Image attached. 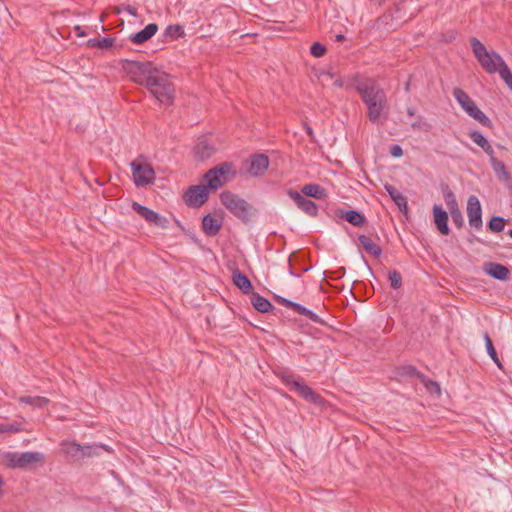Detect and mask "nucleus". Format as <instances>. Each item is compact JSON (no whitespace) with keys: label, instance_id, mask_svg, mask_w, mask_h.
I'll list each match as a JSON object with an SVG mask.
<instances>
[{"label":"nucleus","instance_id":"obj_19","mask_svg":"<svg viewBox=\"0 0 512 512\" xmlns=\"http://www.w3.org/2000/svg\"><path fill=\"white\" fill-rule=\"evenodd\" d=\"M221 225V220L212 216L211 214L205 215L202 220V229L204 233L208 236H215L216 234H218Z\"/></svg>","mask_w":512,"mask_h":512},{"label":"nucleus","instance_id":"obj_11","mask_svg":"<svg viewBox=\"0 0 512 512\" xmlns=\"http://www.w3.org/2000/svg\"><path fill=\"white\" fill-rule=\"evenodd\" d=\"M467 216L469 224L475 229L482 227V209L477 196L471 195L467 201Z\"/></svg>","mask_w":512,"mask_h":512},{"label":"nucleus","instance_id":"obj_51","mask_svg":"<svg viewBox=\"0 0 512 512\" xmlns=\"http://www.w3.org/2000/svg\"><path fill=\"white\" fill-rule=\"evenodd\" d=\"M2 486H3V480H2V477L0 476V496L3 493Z\"/></svg>","mask_w":512,"mask_h":512},{"label":"nucleus","instance_id":"obj_36","mask_svg":"<svg viewBox=\"0 0 512 512\" xmlns=\"http://www.w3.org/2000/svg\"><path fill=\"white\" fill-rule=\"evenodd\" d=\"M388 279L390 281V286L397 290L402 286V277L401 274L396 270H390L388 272Z\"/></svg>","mask_w":512,"mask_h":512},{"label":"nucleus","instance_id":"obj_44","mask_svg":"<svg viewBox=\"0 0 512 512\" xmlns=\"http://www.w3.org/2000/svg\"><path fill=\"white\" fill-rule=\"evenodd\" d=\"M276 301H277L278 304H280V305H282L284 307H287L289 309H291L292 304H293V301L288 300V299H286L284 297H281V296H276Z\"/></svg>","mask_w":512,"mask_h":512},{"label":"nucleus","instance_id":"obj_43","mask_svg":"<svg viewBox=\"0 0 512 512\" xmlns=\"http://www.w3.org/2000/svg\"><path fill=\"white\" fill-rule=\"evenodd\" d=\"M390 154L395 158H399L403 155V150L401 146L393 145L390 147Z\"/></svg>","mask_w":512,"mask_h":512},{"label":"nucleus","instance_id":"obj_46","mask_svg":"<svg viewBox=\"0 0 512 512\" xmlns=\"http://www.w3.org/2000/svg\"><path fill=\"white\" fill-rule=\"evenodd\" d=\"M428 389L435 391L436 393H440V386L436 382H429V384L426 385Z\"/></svg>","mask_w":512,"mask_h":512},{"label":"nucleus","instance_id":"obj_6","mask_svg":"<svg viewBox=\"0 0 512 512\" xmlns=\"http://www.w3.org/2000/svg\"><path fill=\"white\" fill-rule=\"evenodd\" d=\"M132 178L137 187H146L155 180V171L147 158L139 156L130 163Z\"/></svg>","mask_w":512,"mask_h":512},{"label":"nucleus","instance_id":"obj_12","mask_svg":"<svg viewBox=\"0 0 512 512\" xmlns=\"http://www.w3.org/2000/svg\"><path fill=\"white\" fill-rule=\"evenodd\" d=\"M132 208L147 222L152 223L161 228H165L167 226V219L165 217L160 216L154 210H151L150 208L136 202L133 203Z\"/></svg>","mask_w":512,"mask_h":512},{"label":"nucleus","instance_id":"obj_48","mask_svg":"<svg viewBox=\"0 0 512 512\" xmlns=\"http://www.w3.org/2000/svg\"><path fill=\"white\" fill-rule=\"evenodd\" d=\"M126 10H127V12H128L130 15H132V16H136V9H135V8H133V7H131V6H128V7L126 8Z\"/></svg>","mask_w":512,"mask_h":512},{"label":"nucleus","instance_id":"obj_28","mask_svg":"<svg viewBox=\"0 0 512 512\" xmlns=\"http://www.w3.org/2000/svg\"><path fill=\"white\" fill-rule=\"evenodd\" d=\"M291 310H293L295 313H297L299 315H303V316L307 317L308 319H310L311 321H313L315 323L321 322V319L317 314H315L313 311H311L310 309L304 307L303 305H301L299 303L293 302Z\"/></svg>","mask_w":512,"mask_h":512},{"label":"nucleus","instance_id":"obj_27","mask_svg":"<svg viewBox=\"0 0 512 512\" xmlns=\"http://www.w3.org/2000/svg\"><path fill=\"white\" fill-rule=\"evenodd\" d=\"M302 193L315 199H322L325 197V189L319 184H307L303 186Z\"/></svg>","mask_w":512,"mask_h":512},{"label":"nucleus","instance_id":"obj_41","mask_svg":"<svg viewBox=\"0 0 512 512\" xmlns=\"http://www.w3.org/2000/svg\"><path fill=\"white\" fill-rule=\"evenodd\" d=\"M411 127L415 131L428 132L431 128L430 124L423 119H419L411 124Z\"/></svg>","mask_w":512,"mask_h":512},{"label":"nucleus","instance_id":"obj_33","mask_svg":"<svg viewBox=\"0 0 512 512\" xmlns=\"http://www.w3.org/2000/svg\"><path fill=\"white\" fill-rule=\"evenodd\" d=\"M213 153V148L206 142L200 141L195 147V154L200 158H208Z\"/></svg>","mask_w":512,"mask_h":512},{"label":"nucleus","instance_id":"obj_39","mask_svg":"<svg viewBox=\"0 0 512 512\" xmlns=\"http://www.w3.org/2000/svg\"><path fill=\"white\" fill-rule=\"evenodd\" d=\"M500 77L501 79L505 82V84L510 88V90L512 91V72L511 70L509 69L508 66L502 68L500 70Z\"/></svg>","mask_w":512,"mask_h":512},{"label":"nucleus","instance_id":"obj_42","mask_svg":"<svg viewBox=\"0 0 512 512\" xmlns=\"http://www.w3.org/2000/svg\"><path fill=\"white\" fill-rule=\"evenodd\" d=\"M450 214H451V217H452L454 223L459 227L462 226L463 217H462V214H461V211L459 210V208L450 211Z\"/></svg>","mask_w":512,"mask_h":512},{"label":"nucleus","instance_id":"obj_17","mask_svg":"<svg viewBox=\"0 0 512 512\" xmlns=\"http://www.w3.org/2000/svg\"><path fill=\"white\" fill-rule=\"evenodd\" d=\"M44 461V455L37 451L19 452V469H27Z\"/></svg>","mask_w":512,"mask_h":512},{"label":"nucleus","instance_id":"obj_14","mask_svg":"<svg viewBox=\"0 0 512 512\" xmlns=\"http://www.w3.org/2000/svg\"><path fill=\"white\" fill-rule=\"evenodd\" d=\"M269 159L264 154L254 155L250 159V167L248 173L253 177H258L264 174L268 169Z\"/></svg>","mask_w":512,"mask_h":512},{"label":"nucleus","instance_id":"obj_2","mask_svg":"<svg viewBox=\"0 0 512 512\" xmlns=\"http://www.w3.org/2000/svg\"><path fill=\"white\" fill-rule=\"evenodd\" d=\"M355 89L367 106V115L372 123H380V117L386 108V94L372 78L357 79Z\"/></svg>","mask_w":512,"mask_h":512},{"label":"nucleus","instance_id":"obj_7","mask_svg":"<svg viewBox=\"0 0 512 512\" xmlns=\"http://www.w3.org/2000/svg\"><path fill=\"white\" fill-rule=\"evenodd\" d=\"M100 449L108 451L105 445H80L75 441H63L61 443L62 452L72 460L98 455Z\"/></svg>","mask_w":512,"mask_h":512},{"label":"nucleus","instance_id":"obj_35","mask_svg":"<svg viewBox=\"0 0 512 512\" xmlns=\"http://www.w3.org/2000/svg\"><path fill=\"white\" fill-rule=\"evenodd\" d=\"M485 347L490 358L500 367L497 352L493 346V342L487 333L484 334Z\"/></svg>","mask_w":512,"mask_h":512},{"label":"nucleus","instance_id":"obj_47","mask_svg":"<svg viewBox=\"0 0 512 512\" xmlns=\"http://www.w3.org/2000/svg\"><path fill=\"white\" fill-rule=\"evenodd\" d=\"M345 85L344 79L338 78L334 81L335 87H343Z\"/></svg>","mask_w":512,"mask_h":512},{"label":"nucleus","instance_id":"obj_40","mask_svg":"<svg viewBox=\"0 0 512 512\" xmlns=\"http://www.w3.org/2000/svg\"><path fill=\"white\" fill-rule=\"evenodd\" d=\"M310 52L314 57L320 58L326 53V47L321 43L316 42L312 44Z\"/></svg>","mask_w":512,"mask_h":512},{"label":"nucleus","instance_id":"obj_49","mask_svg":"<svg viewBox=\"0 0 512 512\" xmlns=\"http://www.w3.org/2000/svg\"><path fill=\"white\" fill-rule=\"evenodd\" d=\"M407 114H408V116L413 117L414 116V109L413 108H408L407 109Z\"/></svg>","mask_w":512,"mask_h":512},{"label":"nucleus","instance_id":"obj_3","mask_svg":"<svg viewBox=\"0 0 512 512\" xmlns=\"http://www.w3.org/2000/svg\"><path fill=\"white\" fill-rule=\"evenodd\" d=\"M471 48L475 58L481 67L489 74H494L506 67L503 58L495 51H488L486 47L477 38L471 39Z\"/></svg>","mask_w":512,"mask_h":512},{"label":"nucleus","instance_id":"obj_24","mask_svg":"<svg viewBox=\"0 0 512 512\" xmlns=\"http://www.w3.org/2000/svg\"><path fill=\"white\" fill-rule=\"evenodd\" d=\"M385 190L394 201V203L402 210L407 209V200L403 194L392 185H385Z\"/></svg>","mask_w":512,"mask_h":512},{"label":"nucleus","instance_id":"obj_5","mask_svg":"<svg viewBox=\"0 0 512 512\" xmlns=\"http://www.w3.org/2000/svg\"><path fill=\"white\" fill-rule=\"evenodd\" d=\"M453 96L461 108L473 119L478 121L484 127L492 126L491 120L482 112L472 98L462 89L454 88Z\"/></svg>","mask_w":512,"mask_h":512},{"label":"nucleus","instance_id":"obj_52","mask_svg":"<svg viewBox=\"0 0 512 512\" xmlns=\"http://www.w3.org/2000/svg\"><path fill=\"white\" fill-rule=\"evenodd\" d=\"M509 236L512 238V229L509 231Z\"/></svg>","mask_w":512,"mask_h":512},{"label":"nucleus","instance_id":"obj_34","mask_svg":"<svg viewBox=\"0 0 512 512\" xmlns=\"http://www.w3.org/2000/svg\"><path fill=\"white\" fill-rule=\"evenodd\" d=\"M19 431H21V423L19 422L0 423V434H11Z\"/></svg>","mask_w":512,"mask_h":512},{"label":"nucleus","instance_id":"obj_29","mask_svg":"<svg viewBox=\"0 0 512 512\" xmlns=\"http://www.w3.org/2000/svg\"><path fill=\"white\" fill-rule=\"evenodd\" d=\"M184 26L180 24L168 25L164 31V36L170 40H177L184 37Z\"/></svg>","mask_w":512,"mask_h":512},{"label":"nucleus","instance_id":"obj_45","mask_svg":"<svg viewBox=\"0 0 512 512\" xmlns=\"http://www.w3.org/2000/svg\"><path fill=\"white\" fill-rule=\"evenodd\" d=\"M276 301H277L278 304H280V305H282L284 307H287L289 309H291L292 304H293V301L288 300V299H286L284 297H281V296H276Z\"/></svg>","mask_w":512,"mask_h":512},{"label":"nucleus","instance_id":"obj_30","mask_svg":"<svg viewBox=\"0 0 512 512\" xmlns=\"http://www.w3.org/2000/svg\"><path fill=\"white\" fill-rule=\"evenodd\" d=\"M19 401L36 408H43L49 402L47 398L40 396H22Z\"/></svg>","mask_w":512,"mask_h":512},{"label":"nucleus","instance_id":"obj_15","mask_svg":"<svg viewBox=\"0 0 512 512\" xmlns=\"http://www.w3.org/2000/svg\"><path fill=\"white\" fill-rule=\"evenodd\" d=\"M434 223L442 235H448L450 229L448 227V213L441 205L435 204L433 206Z\"/></svg>","mask_w":512,"mask_h":512},{"label":"nucleus","instance_id":"obj_9","mask_svg":"<svg viewBox=\"0 0 512 512\" xmlns=\"http://www.w3.org/2000/svg\"><path fill=\"white\" fill-rule=\"evenodd\" d=\"M281 380L285 385L290 386L293 391H295L299 396L303 397L307 401L315 404L320 403V396L316 394L304 382L296 379L294 376L284 374L281 376Z\"/></svg>","mask_w":512,"mask_h":512},{"label":"nucleus","instance_id":"obj_1","mask_svg":"<svg viewBox=\"0 0 512 512\" xmlns=\"http://www.w3.org/2000/svg\"><path fill=\"white\" fill-rule=\"evenodd\" d=\"M121 66L133 82L144 85L160 104L168 106L173 103L175 87L169 74L151 62L123 59Z\"/></svg>","mask_w":512,"mask_h":512},{"label":"nucleus","instance_id":"obj_25","mask_svg":"<svg viewBox=\"0 0 512 512\" xmlns=\"http://www.w3.org/2000/svg\"><path fill=\"white\" fill-rule=\"evenodd\" d=\"M251 303L261 313H267L272 308L270 301L257 293L252 294Z\"/></svg>","mask_w":512,"mask_h":512},{"label":"nucleus","instance_id":"obj_4","mask_svg":"<svg viewBox=\"0 0 512 512\" xmlns=\"http://www.w3.org/2000/svg\"><path fill=\"white\" fill-rule=\"evenodd\" d=\"M220 201L235 217L239 218L243 222H248L250 220L251 206L239 195L230 191H223L220 194Z\"/></svg>","mask_w":512,"mask_h":512},{"label":"nucleus","instance_id":"obj_50","mask_svg":"<svg viewBox=\"0 0 512 512\" xmlns=\"http://www.w3.org/2000/svg\"><path fill=\"white\" fill-rule=\"evenodd\" d=\"M336 40H337V41H342V40H344V35H342V34H338V35H336Z\"/></svg>","mask_w":512,"mask_h":512},{"label":"nucleus","instance_id":"obj_31","mask_svg":"<svg viewBox=\"0 0 512 512\" xmlns=\"http://www.w3.org/2000/svg\"><path fill=\"white\" fill-rule=\"evenodd\" d=\"M343 218L354 226H361L365 220L364 216L355 210L346 211Z\"/></svg>","mask_w":512,"mask_h":512},{"label":"nucleus","instance_id":"obj_23","mask_svg":"<svg viewBox=\"0 0 512 512\" xmlns=\"http://www.w3.org/2000/svg\"><path fill=\"white\" fill-rule=\"evenodd\" d=\"M233 284L240 289L244 294H249L252 291V284L248 277L238 270L232 275Z\"/></svg>","mask_w":512,"mask_h":512},{"label":"nucleus","instance_id":"obj_16","mask_svg":"<svg viewBox=\"0 0 512 512\" xmlns=\"http://www.w3.org/2000/svg\"><path fill=\"white\" fill-rule=\"evenodd\" d=\"M158 31V26L155 23L146 25L141 31L131 34L129 40L137 45L143 44L151 39Z\"/></svg>","mask_w":512,"mask_h":512},{"label":"nucleus","instance_id":"obj_21","mask_svg":"<svg viewBox=\"0 0 512 512\" xmlns=\"http://www.w3.org/2000/svg\"><path fill=\"white\" fill-rule=\"evenodd\" d=\"M0 464L11 469H19V452L0 450Z\"/></svg>","mask_w":512,"mask_h":512},{"label":"nucleus","instance_id":"obj_37","mask_svg":"<svg viewBox=\"0 0 512 512\" xmlns=\"http://www.w3.org/2000/svg\"><path fill=\"white\" fill-rule=\"evenodd\" d=\"M504 218L495 216L489 221V228L495 233H499L504 229Z\"/></svg>","mask_w":512,"mask_h":512},{"label":"nucleus","instance_id":"obj_32","mask_svg":"<svg viewBox=\"0 0 512 512\" xmlns=\"http://www.w3.org/2000/svg\"><path fill=\"white\" fill-rule=\"evenodd\" d=\"M115 39L113 37H104V38H93L88 41L91 47H96L100 49H108L112 47Z\"/></svg>","mask_w":512,"mask_h":512},{"label":"nucleus","instance_id":"obj_8","mask_svg":"<svg viewBox=\"0 0 512 512\" xmlns=\"http://www.w3.org/2000/svg\"><path fill=\"white\" fill-rule=\"evenodd\" d=\"M232 165L223 163L218 167L210 169L204 174V180L207 183L206 188L216 191L227 182V175L231 172Z\"/></svg>","mask_w":512,"mask_h":512},{"label":"nucleus","instance_id":"obj_18","mask_svg":"<svg viewBox=\"0 0 512 512\" xmlns=\"http://www.w3.org/2000/svg\"><path fill=\"white\" fill-rule=\"evenodd\" d=\"M484 271L494 279L501 281L507 280L510 274L507 267L494 262L486 263L484 266Z\"/></svg>","mask_w":512,"mask_h":512},{"label":"nucleus","instance_id":"obj_38","mask_svg":"<svg viewBox=\"0 0 512 512\" xmlns=\"http://www.w3.org/2000/svg\"><path fill=\"white\" fill-rule=\"evenodd\" d=\"M444 200H445V203H446L449 211H452V210L458 208L457 200L452 191L447 190L444 192Z\"/></svg>","mask_w":512,"mask_h":512},{"label":"nucleus","instance_id":"obj_26","mask_svg":"<svg viewBox=\"0 0 512 512\" xmlns=\"http://www.w3.org/2000/svg\"><path fill=\"white\" fill-rule=\"evenodd\" d=\"M489 160H490V164H491L492 169L494 170L495 174L499 178H502V180L507 181L510 177V174L507 171L505 164L502 161L498 160L495 157V154H493L492 157H489Z\"/></svg>","mask_w":512,"mask_h":512},{"label":"nucleus","instance_id":"obj_22","mask_svg":"<svg viewBox=\"0 0 512 512\" xmlns=\"http://www.w3.org/2000/svg\"><path fill=\"white\" fill-rule=\"evenodd\" d=\"M359 244L362 246V248L369 254L373 255L374 257H379L382 254L381 247L375 243L370 237L365 235H360L359 238Z\"/></svg>","mask_w":512,"mask_h":512},{"label":"nucleus","instance_id":"obj_20","mask_svg":"<svg viewBox=\"0 0 512 512\" xmlns=\"http://www.w3.org/2000/svg\"><path fill=\"white\" fill-rule=\"evenodd\" d=\"M471 140L478 145L489 157L495 154L492 145L489 143L487 138L479 131L472 130L468 133Z\"/></svg>","mask_w":512,"mask_h":512},{"label":"nucleus","instance_id":"obj_13","mask_svg":"<svg viewBox=\"0 0 512 512\" xmlns=\"http://www.w3.org/2000/svg\"><path fill=\"white\" fill-rule=\"evenodd\" d=\"M288 196L296 203L299 209L309 216H316L318 214V206L315 202L305 198L296 190H289Z\"/></svg>","mask_w":512,"mask_h":512},{"label":"nucleus","instance_id":"obj_10","mask_svg":"<svg viewBox=\"0 0 512 512\" xmlns=\"http://www.w3.org/2000/svg\"><path fill=\"white\" fill-rule=\"evenodd\" d=\"M208 199V189L204 185L190 186L185 194L184 201L187 206L197 208L203 205Z\"/></svg>","mask_w":512,"mask_h":512}]
</instances>
